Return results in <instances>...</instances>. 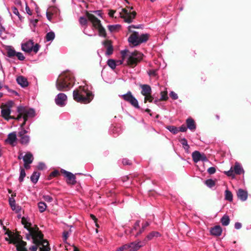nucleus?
<instances>
[{
  "label": "nucleus",
  "instance_id": "obj_38",
  "mask_svg": "<svg viewBox=\"0 0 251 251\" xmlns=\"http://www.w3.org/2000/svg\"><path fill=\"white\" fill-rule=\"evenodd\" d=\"M55 38V34L53 31L48 32L46 36V41L49 42L52 41Z\"/></svg>",
  "mask_w": 251,
  "mask_h": 251
},
{
  "label": "nucleus",
  "instance_id": "obj_41",
  "mask_svg": "<svg viewBox=\"0 0 251 251\" xmlns=\"http://www.w3.org/2000/svg\"><path fill=\"white\" fill-rule=\"evenodd\" d=\"M205 184L206 185V186L208 187L212 188L215 186V182L214 180L211 179H209L205 181Z\"/></svg>",
  "mask_w": 251,
  "mask_h": 251
},
{
  "label": "nucleus",
  "instance_id": "obj_39",
  "mask_svg": "<svg viewBox=\"0 0 251 251\" xmlns=\"http://www.w3.org/2000/svg\"><path fill=\"white\" fill-rule=\"evenodd\" d=\"M107 65L112 69H115L117 64L116 61L113 59H109L107 61Z\"/></svg>",
  "mask_w": 251,
  "mask_h": 251
},
{
  "label": "nucleus",
  "instance_id": "obj_33",
  "mask_svg": "<svg viewBox=\"0 0 251 251\" xmlns=\"http://www.w3.org/2000/svg\"><path fill=\"white\" fill-rule=\"evenodd\" d=\"M107 27L110 32H114L118 31L120 29L121 26L119 25H109Z\"/></svg>",
  "mask_w": 251,
  "mask_h": 251
},
{
  "label": "nucleus",
  "instance_id": "obj_45",
  "mask_svg": "<svg viewBox=\"0 0 251 251\" xmlns=\"http://www.w3.org/2000/svg\"><path fill=\"white\" fill-rule=\"evenodd\" d=\"M224 173L228 176H234V170L232 167H231L229 171H225Z\"/></svg>",
  "mask_w": 251,
  "mask_h": 251
},
{
  "label": "nucleus",
  "instance_id": "obj_53",
  "mask_svg": "<svg viewBox=\"0 0 251 251\" xmlns=\"http://www.w3.org/2000/svg\"><path fill=\"white\" fill-rule=\"evenodd\" d=\"M69 233L68 231H65L63 232V239L64 241H66L68 238V237L69 236Z\"/></svg>",
  "mask_w": 251,
  "mask_h": 251
},
{
  "label": "nucleus",
  "instance_id": "obj_27",
  "mask_svg": "<svg viewBox=\"0 0 251 251\" xmlns=\"http://www.w3.org/2000/svg\"><path fill=\"white\" fill-rule=\"evenodd\" d=\"M210 232L213 235L220 236L222 233V229L220 226H217L212 228Z\"/></svg>",
  "mask_w": 251,
  "mask_h": 251
},
{
  "label": "nucleus",
  "instance_id": "obj_5",
  "mask_svg": "<svg viewBox=\"0 0 251 251\" xmlns=\"http://www.w3.org/2000/svg\"><path fill=\"white\" fill-rule=\"evenodd\" d=\"M22 223L27 230V232L25 233L26 238L27 240L33 239L35 242H37V241L41 239V233L39 231V228L36 226L34 225L32 226L29 220L25 217L22 219Z\"/></svg>",
  "mask_w": 251,
  "mask_h": 251
},
{
  "label": "nucleus",
  "instance_id": "obj_16",
  "mask_svg": "<svg viewBox=\"0 0 251 251\" xmlns=\"http://www.w3.org/2000/svg\"><path fill=\"white\" fill-rule=\"evenodd\" d=\"M67 101V97L64 93L58 94L55 98V103L60 107L64 106Z\"/></svg>",
  "mask_w": 251,
  "mask_h": 251
},
{
  "label": "nucleus",
  "instance_id": "obj_36",
  "mask_svg": "<svg viewBox=\"0 0 251 251\" xmlns=\"http://www.w3.org/2000/svg\"><path fill=\"white\" fill-rule=\"evenodd\" d=\"M38 206L40 212L41 213L44 212L47 207L46 204L42 201H40L38 203Z\"/></svg>",
  "mask_w": 251,
  "mask_h": 251
},
{
  "label": "nucleus",
  "instance_id": "obj_18",
  "mask_svg": "<svg viewBox=\"0 0 251 251\" xmlns=\"http://www.w3.org/2000/svg\"><path fill=\"white\" fill-rule=\"evenodd\" d=\"M62 172L67 178V182L70 184H75L76 183L75 176L71 172L63 170Z\"/></svg>",
  "mask_w": 251,
  "mask_h": 251
},
{
  "label": "nucleus",
  "instance_id": "obj_28",
  "mask_svg": "<svg viewBox=\"0 0 251 251\" xmlns=\"http://www.w3.org/2000/svg\"><path fill=\"white\" fill-rule=\"evenodd\" d=\"M233 170L235 174L237 175H240L244 173V170L242 166L238 162L235 163Z\"/></svg>",
  "mask_w": 251,
  "mask_h": 251
},
{
  "label": "nucleus",
  "instance_id": "obj_7",
  "mask_svg": "<svg viewBox=\"0 0 251 251\" xmlns=\"http://www.w3.org/2000/svg\"><path fill=\"white\" fill-rule=\"evenodd\" d=\"M17 110L18 115L16 119L18 121L21 118H23L25 121H27L28 119L33 118L35 115V111L33 109L27 108L20 106L17 107Z\"/></svg>",
  "mask_w": 251,
  "mask_h": 251
},
{
  "label": "nucleus",
  "instance_id": "obj_46",
  "mask_svg": "<svg viewBox=\"0 0 251 251\" xmlns=\"http://www.w3.org/2000/svg\"><path fill=\"white\" fill-rule=\"evenodd\" d=\"M43 199L47 202H51L53 200L52 198L48 195H43Z\"/></svg>",
  "mask_w": 251,
  "mask_h": 251
},
{
  "label": "nucleus",
  "instance_id": "obj_44",
  "mask_svg": "<svg viewBox=\"0 0 251 251\" xmlns=\"http://www.w3.org/2000/svg\"><path fill=\"white\" fill-rule=\"evenodd\" d=\"M25 176V173L24 169L21 168L20 171V175L19 176V180L20 182H22L24 180V177Z\"/></svg>",
  "mask_w": 251,
  "mask_h": 251
},
{
  "label": "nucleus",
  "instance_id": "obj_1",
  "mask_svg": "<svg viewBox=\"0 0 251 251\" xmlns=\"http://www.w3.org/2000/svg\"><path fill=\"white\" fill-rule=\"evenodd\" d=\"M86 16L91 24H88L83 28V32L89 36H95L96 30L97 29L100 36L105 37L106 32L105 29L102 26L100 20L89 12L86 13Z\"/></svg>",
  "mask_w": 251,
  "mask_h": 251
},
{
  "label": "nucleus",
  "instance_id": "obj_40",
  "mask_svg": "<svg viewBox=\"0 0 251 251\" xmlns=\"http://www.w3.org/2000/svg\"><path fill=\"white\" fill-rule=\"evenodd\" d=\"M225 199L231 201H232V194L230 191L226 190L225 191Z\"/></svg>",
  "mask_w": 251,
  "mask_h": 251
},
{
  "label": "nucleus",
  "instance_id": "obj_59",
  "mask_svg": "<svg viewBox=\"0 0 251 251\" xmlns=\"http://www.w3.org/2000/svg\"><path fill=\"white\" fill-rule=\"evenodd\" d=\"M150 225V223L148 222H146L142 224V227L143 228L145 229L147 226H148Z\"/></svg>",
  "mask_w": 251,
  "mask_h": 251
},
{
  "label": "nucleus",
  "instance_id": "obj_57",
  "mask_svg": "<svg viewBox=\"0 0 251 251\" xmlns=\"http://www.w3.org/2000/svg\"><path fill=\"white\" fill-rule=\"evenodd\" d=\"M122 163L124 165H129L130 162L129 160L127 159H123L122 161Z\"/></svg>",
  "mask_w": 251,
  "mask_h": 251
},
{
  "label": "nucleus",
  "instance_id": "obj_8",
  "mask_svg": "<svg viewBox=\"0 0 251 251\" xmlns=\"http://www.w3.org/2000/svg\"><path fill=\"white\" fill-rule=\"evenodd\" d=\"M149 38L147 34H139L137 32H134L128 37V42L133 46H137L142 43L146 42Z\"/></svg>",
  "mask_w": 251,
  "mask_h": 251
},
{
  "label": "nucleus",
  "instance_id": "obj_14",
  "mask_svg": "<svg viewBox=\"0 0 251 251\" xmlns=\"http://www.w3.org/2000/svg\"><path fill=\"white\" fill-rule=\"evenodd\" d=\"M144 245L145 244L140 241L124 245L125 250L127 251H137Z\"/></svg>",
  "mask_w": 251,
  "mask_h": 251
},
{
  "label": "nucleus",
  "instance_id": "obj_12",
  "mask_svg": "<svg viewBox=\"0 0 251 251\" xmlns=\"http://www.w3.org/2000/svg\"><path fill=\"white\" fill-rule=\"evenodd\" d=\"M120 97L125 101L129 102L133 106L138 108L139 107L137 99L132 95L130 91L127 92L126 94L122 95Z\"/></svg>",
  "mask_w": 251,
  "mask_h": 251
},
{
  "label": "nucleus",
  "instance_id": "obj_55",
  "mask_svg": "<svg viewBox=\"0 0 251 251\" xmlns=\"http://www.w3.org/2000/svg\"><path fill=\"white\" fill-rule=\"evenodd\" d=\"M187 127L185 126L182 125L179 127L178 130L181 132H185L187 130Z\"/></svg>",
  "mask_w": 251,
  "mask_h": 251
},
{
  "label": "nucleus",
  "instance_id": "obj_6",
  "mask_svg": "<svg viewBox=\"0 0 251 251\" xmlns=\"http://www.w3.org/2000/svg\"><path fill=\"white\" fill-rule=\"evenodd\" d=\"M7 236L5 238V240L9 242V243L14 244L18 251H26L25 248V242L21 240L19 237L10 231L6 232Z\"/></svg>",
  "mask_w": 251,
  "mask_h": 251
},
{
  "label": "nucleus",
  "instance_id": "obj_4",
  "mask_svg": "<svg viewBox=\"0 0 251 251\" xmlns=\"http://www.w3.org/2000/svg\"><path fill=\"white\" fill-rule=\"evenodd\" d=\"M74 77L70 72H64L58 77L56 82V87L59 91L69 90L74 85Z\"/></svg>",
  "mask_w": 251,
  "mask_h": 251
},
{
  "label": "nucleus",
  "instance_id": "obj_22",
  "mask_svg": "<svg viewBox=\"0 0 251 251\" xmlns=\"http://www.w3.org/2000/svg\"><path fill=\"white\" fill-rule=\"evenodd\" d=\"M17 140V135L15 132L9 133L5 142L11 145H14Z\"/></svg>",
  "mask_w": 251,
  "mask_h": 251
},
{
  "label": "nucleus",
  "instance_id": "obj_32",
  "mask_svg": "<svg viewBox=\"0 0 251 251\" xmlns=\"http://www.w3.org/2000/svg\"><path fill=\"white\" fill-rule=\"evenodd\" d=\"M40 176V173L37 172H34L30 177L31 181L33 183H36L39 179Z\"/></svg>",
  "mask_w": 251,
  "mask_h": 251
},
{
  "label": "nucleus",
  "instance_id": "obj_30",
  "mask_svg": "<svg viewBox=\"0 0 251 251\" xmlns=\"http://www.w3.org/2000/svg\"><path fill=\"white\" fill-rule=\"evenodd\" d=\"M160 236V234L157 231H152L149 233L144 239V242H147L148 241L151 240L153 239L154 237H158Z\"/></svg>",
  "mask_w": 251,
  "mask_h": 251
},
{
  "label": "nucleus",
  "instance_id": "obj_11",
  "mask_svg": "<svg viewBox=\"0 0 251 251\" xmlns=\"http://www.w3.org/2000/svg\"><path fill=\"white\" fill-rule=\"evenodd\" d=\"M21 46L22 50L28 53L33 51L34 53H36L40 48V46L38 44H36L34 45L33 41L30 40L23 43Z\"/></svg>",
  "mask_w": 251,
  "mask_h": 251
},
{
  "label": "nucleus",
  "instance_id": "obj_29",
  "mask_svg": "<svg viewBox=\"0 0 251 251\" xmlns=\"http://www.w3.org/2000/svg\"><path fill=\"white\" fill-rule=\"evenodd\" d=\"M187 128L191 130H194L196 129V125L194 121L192 118H188L186 120Z\"/></svg>",
  "mask_w": 251,
  "mask_h": 251
},
{
  "label": "nucleus",
  "instance_id": "obj_43",
  "mask_svg": "<svg viewBox=\"0 0 251 251\" xmlns=\"http://www.w3.org/2000/svg\"><path fill=\"white\" fill-rule=\"evenodd\" d=\"M161 98L160 100H166L168 99V92L167 90L162 91L160 93Z\"/></svg>",
  "mask_w": 251,
  "mask_h": 251
},
{
  "label": "nucleus",
  "instance_id": "obj_54",
  "mask_svg": "<svg viewBox=\"0 0 251 251\" xmlns=\"http://www.w3.org/2000/svg\"><path fill=\"white\" fill-rule=\"evenodd\" d=\"M37 168L39 170H43L45 168V164L43 162H40L37 166Z\"/></svg>",
  "mask_w": 251,
  "mask_h": 251
},
{
  "label": "nucleus",
  "instance_id": "obj_31",
  "mask_svg": "<svg viewBox=\"0 0 251 251\" xmlns=\"http://www.w3.org/2000/svg\"><path fill=\"white\" fill-rule=\"evenodd\" d=\"M20 138V143L23 145H27L30 141V137L26 135H23V136H19Z\"/></svg>",
  "mask_w": 251,
  "mask_h": 251
},
{
  "label": "nucleus",
  "instance_id": "obj_58",
  "mask_svg": "<svg viewBox=\"0 0 251 251\" xmlns=\"http://www.w3.org/2000/svg\"><path fill=\"white\" fill-rule=\"evenodd\" d=\"M25 10H26V13L31 15L32 14V13L30 10V8L27 5V4H26V7H25Z\"/></svg>",
  "mask_w": 251,
  "mask_h": 251
},
{
  "label": "nucleus",
  "instance_id": "obj_64",
  "mask_svg": "<svg viewBox=\"0 0 251 251\" xmlns=\"http://www.w3.org/2000/svg\"><path fill=\"white\" fill-rule=\"evenodd\" d=\"M58 174V172L57 171H54L51 173V176H56V175Z\"/></svg>",
  "mask_w": 251,
  "mask_h": 251
},
{
  "label": "nucleus",
  "instance_id": "obj_60",
  "mask_svg": "<svg viewBox=\"0 0 251 251\" xmlns=\"http://www.w3.org/2000/svg\"><path fill=\"white\" fill-rule=\"evenodd\" d=\"M51 14H52L50 13V12H47L46 13L47 17L48 19L50 21L51 19Z\"/></svg>",
  "mask_w": 251,
  "mask_h": 251
},
{
  "label": "nucleus",
  "instance_id": "obj_24",
  "mask_svg": "<svg viewBox=\"0 0 251 251\" xmlns=\"http://www.w3.org/2000/svg\"><path fill=\"white\" fill-rule=\"evenodd\" d=\"M238 198L242 201H245L248 197V193L242 189H240L237 192Z\"/></svg>",
  "mask_w": 251,
  "mask_h": 251
},
{
  "label": "nucleus",
  "instance_id": "obj_35",
  "mask_svg": "<svg viewBox=\"0 0 251 251\" xmlns=\"http://www.w3.org/2000/svg\"><path fill=\"white\" fill-rule=\"evenodd\" d=\"M85 16H86V15ZM88 19L87 18V16H86V17H80L79 18V22L83 28L88 24Z\"/></svg>",
  "mask_w": 251,
  "mask_h": 251
},
{
  "label": "nucleus",
  "instance_id": "obj_61",
  "mask_svg": "<svg viewBox=\"0 0 251 251\" xmlns=\"http://www.w3.org/2000/svg\"><path fill=\"white\" fill-rule=\"evenodd\" d=\"M31 163H28L26 162H24V167L26 169H29L30 168V164Z\"/></svg>",
  "mask_w": 251,
  "mask_h": 251
},
{
  "label": "nucleus",
  "instance_id": "obj_50",
  "mask_svg": "<svg viewBox=\"0 0 251 251\" xmlns=\"http://www.w3.org/2000/svg\"><path fill=\"white\" fill-rule=\"evenodd\" d=\"M207 171L209 174L212 175L216 172V168L214 167H210L207 169Z\"/></svg>",
  "mask_w": 251,
  "mask_h": 251
},
{
  "label": "nucleus",
  "instance_id": "obj_13",
  "mask_svg": "<svg viewBox=\"0 0 251 251\" xmlns=\"http://www.w3.org/2000/svg\"><path fill=\"white\" fill-rule=\"evenodd\" d=\"M121 14V17L124 19L125 22L130 23L135 18L136 12L131 11V10H128L126 9H123Z\"/></svg>",
  "mask_w": 251,
  "mask_h": 251
},
{
  "label": "nucleus",
  "instance_id": "obj_56",
  "mask_svg": "<svg viewBox=\"0 0 251 251\" xmlns=\"http://www.w3.org/2000/svg\"><path fill=\"white\" fill-rule=\"evenodd\" d=\"M234 226L236 229H239L241 228L242 224L240 223L237 222L235 224Z\"/></svg>",
  "mask_w": 251,
  "mask_h": 251
},
{
  "label": "nucleus",
  "instance_id": "obj_23",
  "mask_svg": "<svg viewBox=\"0 0 251 251\" xmlns=\"http://www.w3.org/2000/svg\"><path fill=\"white\" fill-rule=\"evenodd\" d=\"M140 87L142 89L141 93L143 96H145L151 94V89L150 86L147 84H143L141 85Z\"/></svg>",
  "mask_w": 251,
  "mask_h": 251
},
{
  "label": "nucleus",
  "instance_id": "obj_34",
  "mask_svg": "<svg viewBox=\"0 0 251 251\" xmlns=\"http://www.w3.org/2000/svg\"><path fill=\"white\" fill-rule=\"evenodd\" d=\"M180 142L183 146V147L186 152H188L189 149V146L188 144L187 141L185 138H182L180 140Z\"/></svg>",
  "mask_w": 251,
  "mask_h": 251
},
{
  "label": "nucleus",
  "instance_id": "obj_49",
  "mask_svg": "<svg viewBox=\"0 0 251 251\" xmlns=\"http://www.w3.org/2000/svg\"><path fill=\"white\" fill-rule=\"evenodd\" d=\"M170 96L173 100H177L178 99V96L176 93L174 91H171L170 93Z\"/></svg>",
  "mask_w": 251,
  "mask_h": 251
},
{
  "label": "nucleus",
  "instance_id": "obj_37",
  "mask_svg": "<svg viewBox=\"0 0 251 251\" xmlns=\"http://www.w3.org/2000/svg\"><path fill=\"white\" fill-rule=\"evenodd\" d=\"M221 221L223 226H226L228 225V224L229 223V217L226 215H225L222 218Z\"/></svg>",
  "mask_w": 251,
  "mask_h": 251
},
{
  "label": "nucleus",
  "instance_id": "obj_51",
  "mask_svg": "<svg viewBox=\"0 0 251 251\" xmlns=\"http://www.w3.org/2000/svg\"><path fill=\"white\" fill-rule=\"evenodd\" d=\"M12 11H13V13L17 15V16H18V17L20 19V13L17 9V8L15 7H12Z\"/></svg>",
  "mask_w": 251,
  "mask_h": 251
},
{
  "label": "nucleus",
  "instance_id": "obj_2",
  "mask_svg": "<svg viewBox=\"0 0 251 251\" xmlns=\"http://www.w3.org/2000/svg\"><path fill=\"white\" fill-rule=\"evenodd\" d=\"M122 59L116 61L117 65H119L125 62L126 65L133 67L137 65L143 58V54L138 51H130L125 49L120 51Z\"/></svg>",
  "mask_w": 251,
  "mask_h": 251
},
{
  "label": "nucleus",
  "instance_id": "obj_9",
  "mask_svg": "<svg viewBox=\"0 0 251 251\" xmlns=\"http://www.w3.org/2000/svg\"><path fill=\"white\" fill-rule=\"evenodd\" d=\"M32 240V242L35 244L31 246L29 248L30 251H36L38 247L39 248L40 251H49L50 248L49 247V243L47 240L43 239V234L41 233V239L37 241L38 242H35L33 239H30Z\"/></svg>",
  "mask_w": 251,
  "mask_h": 251
},
{
  "label": "nucleus",
  "instance_id": "obj_15",
  "mask_svg": "<svg viewBox=\"0 0 251 251\" xmlns=\"http://www.w3.org/2000/svg\"><path fill=\"white\" fill-rule=\"evenodd\" d=\"M7 56L9 57H13L17 56L19 60L23 61L25 59L23 54L20 52H16L13 48L9 46L7 48Z\"/></svg>",
  "mask_w": 251,
  "mask_h": 251
},
{
  "label": "nucleus",
  "instance_id": "obj_48",
  "mask_svg": "<svg viewBox=\"0 0 251 251\" xmlns=\"http://www.w3.org/2000/svg\"><path fill=\"white\" fill-rule=\"evenodd\" d=\"M156 70L151 69L148 71V74L151 76H155L156 75Z\"/></svg>",
  "mask_w": 251,
  "mask_h": 251
},
{
  "label": "nucleus",
  "instance_id": "obj_42",
  "mask_svg": "<svg viewBox=\"0 0 251 251\" xmlns=\"http://www.w3.org/2000/svg\"><path fill=\"white\" fill-rule=\"evenodd\" d=\"M167 128L174 134H176L179 131L178 128L175 126H168Z\"/></svg>",
  "mask_w": 251,
  "mask_h": 251
},
{
  "label": "nucleus",
  "instance_id": "obj_47",
  "mask_svg": "<svg viewBox=\"0 0 251 251\" xmlns=\"http://www.w3.org/2000/svg\"><path fill=\"white\" fill-rule=\"evenodd\" d=\"M153 100V97L151 96V94H149L148 95H146L145 96L144 102L146 103L147 101L149 102H152Z\"/></svg>",
  "mask_w": 251,
  "mask_h": 251
},
{
  "label": "nucleus",
  "instance_id": "obj_62",
  "mask_svg": "<svg viewBox=\"0 0 251 251\" xmlns=\"http://www.w3.org/2000/svg\"><path fill=\"white\" fill-rule=\"evenodd\" d=\"M124 250H126L125 249V247L124 246H122L120 247H119V248H118L116 251H123Z\"/></svg>",
  "mask_w": 251,
  "mask_h": 251
},
{
  "label": "nucleus",
  "instance_id": "obj_19",
  "mask_svg": "<svg viewBox=\"0 0 251 251\" xmlns=\"http://www.w3.org/2000/svg\"><path fill=\"white\" fill-rule=\"evenodd\" d=\"M145 229L143 227L140 228V221H137L132 229V232L134 235L135 237H137L140 235Z\"/></svg>",
  "mask_w": 251,
  "mask_h": 251
},
{
  "label": "nucleus",
  "instance_id": "obj_3",
  "mask_svg": "<svg viewBox=\"0 0 251 251\" xmlns=\"http://www.w3.org/2000/svg\"><path fill=\"white\" fill-rule=\"evenodd\" d=\"M93 97L92 92L86 84L80 86L73 91V98L78 102L88 103L93 100Z\"/></svg>",
  "mask_w": 251,
  "mask_h": 251
},
{
  "label": "nucleus",
  "instance_id": "obj_20",
  "mask_svg": "<svg viewBox=\"0 0 251 251\" xmlns=\"http://www.w3.org/2000/svg\"><path fill=\"white\" fill-rule=\"evenodd\" d=\"M23 158L24 162L31 163L33 160V156L32 154L29 152H26L25 155H23L22 153H21L18 156L19 159Z\"/></svg>",
  "mask_w": 251,
  "mask_h": 251
},
{
  "label": "nucleus",
  "instance_id": "obj_52",
  "mask_svg": "<svg viewBox=\"0 0 251 251\" xmlns=\"http://www.w3.org/2000/svg\"><path fill=\"white\" fill-rule=\"evenodd\" d=\"M28 131L24 129V128H21V130L19 132V136H23L28 133Z\"/></svg>",
  "mask_w": 251,
  "mask_h": 251
},
{
  "label": "nucleus",
  "instance_id": "obj_63",
  "mask_svg": "<svg viewBox=\"0 0 251 251\" xmlns=\"http://www.w3.org/2000/svg\"><path fill=\"white\" fill-rule=\"evenodd\" d=\"M115 13V11H113V10H111L109 12V16L110 17H113L114 16V14Z\"/></svg>",
  "mask_w": 251,
  "mask_h": 251
},
{
  "label": "nucleus",
  "instance_id": "obj_25",
  "mask_svg": "<svg viewBox=\"0 0 251 251\" xmlns=\"http://www.w3.org/2000/svg\"><path fill=\"white\" fill-rule=\"evenodd\" d=\"M9 204L13 211H15L16 213H18L20 211L21 208L19 206L16 205V202L13 198H10L9 199Z\"/></svg>",
  "mask_w": 251,
  "mask_h": 251
},
{
  "label": "nucleus",
  "instance_id": "obj_21",
  "mask_svg": "<svg viewBox=\"0 0 251 251\" xmlns=\"http://www.w3.org/2000/svg\"><path fill=\"white\" fill-rule=\"evenodd\" d=\"M102 44L106 50L105 52L106 54L109 55L112 54L113 48L111 41L109 40H105L102 43Z\"/></svg>",
  "mask_w": 251,
  "mask_h": 251
},
{
  "label": "nucleus",
  "instance_id": "obj_26",
  "mask_svg": "<svg viewBox=\"0 0 251 251\" xmlns=\"http://www.w3.org/2000/svg\"><path fill=\"white\" fill-rule=\"evenodd\" d=\"M16 80L17 83L23 87H26L28 84L27 79L23 76H18Z\"/></svg>",
  "mask_w": 251,
  "mask_h": 251
},
{
  "label": "nucleus",
  "instance_id": "obj_17",
  "mask_svg": "<svg viewBox=\"0 0 251 251\" xmlns=\"http://www.w3.org/2000/svg\"><path fill=\"white\" fill-rule=\"evenodd\" d=\"M192 158L194 162L197 163L200 161H207V159L204 153H201L199 151H195L192 154Z\"/></svg>",
  "mask_w": 251,
  "mask_h": 251
},
{
  "label": "nucleus",
  "instance_id": "obj_10",
  "mask_svg": "<svg viewBox=\"0 0 251 251\" xmlns=\"http://www.w3.org/2000/svg\"><path fill=\"white\" fill-rule=\"evenodd\" d=\"M14 105L13 101H8L5 104L1 106V114L2 117L7 121L14 119L10 116L11 109Z\"/></svg>",
  "mask_w": 251,
  "mask_h": 251
}]
</instances>
